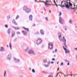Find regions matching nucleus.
Listing matches in <instances>:
<instances>
[{
    "label": "nucleus",
    "mask_w": 77,
    "mask_h": 77,
    "mask_svg": "<svg viewBox=\"0 0 77 77\" xmlns=\"http://www.w3.org/2000/svg\"><path fill=\"white\" fill-rule=\"evenodd\" d=\"M12 22L13 23H14L15 25H17V22H16L15 20H14V19L12 20Z\"/></svg>",
    "instance_id": "obj_16"
},
{
    "label": "nucleus",
    "mask_w": 77,
    "mask_h": 77,
    "mask_svg": "<svg viewBox=\"0 0 77 77\" xmlns=\"http://www.w3.org/2000/svg\"><path fill=\"white\" fill-rule=\"evenodd\" d=\"M65 62H68V60H65Z\"/></svg>",
    "instance_id": "obj_45"
},
{
    "label": "nucleus",
    "mask_w": 77,
    "mask_h": 77,
    "mask_svg": "<svg viewBox=\"0 0 77 77\" xmlns=\"http://www.w3.org/2000/svg\"><path fill=\"white\" fill-rule=\"evenodd\" d=\"M67 65L69 66V63H67Z\"/></svg>",
    "instance_id": "obj_49"
},
{
    "label": "nucleus",
    "mask_w": 77,
    "mask_h": 77,
    "mask_svg": "<svg viewBox=\"0 0 77 77\" xmlns=\"http://www.w3.org/2000/svg\"><path fill=\"white\" fill-rule=\"evenodd\" d=\"M36 26V24H34L33 26Z\"/></svg>",
    "instance_id": "obj_59"
},
{
    "label": "nucleus",
    "mask_w": 77,
    "mask_h": 77,
    "mask_svg": "<svg viewBox=\"0 0 77 77\" xmlns=\"http://www.w3.org/2000/svg\"><path fill=\"white\" fill-rule=\"evenodd\" d=\"M70 51L69 50H67L66 51H65V53H69Z\"/></svg>",
    "instance_id": "obj_23"
},
{
    "label": "nucleus",
    "mask_w": 77,
    "mask_h": 77,
    "mask_svg": "<svg viewBox=\"0 0 77 77\" xmlns=\"http://www.w3.org/2000/svg\"><path fill=\"white\" fill-rule=\"evenodd\" d=\"M74 11H73L74 12H75V11H76V10L75 9H74Z\"/></svg>",
    "instance_id": "obj_52"
},
{
    "label": "nucleus",
    "mask_w": 77,
    "mask_h": 77,
    "mask_svg": "<svg viewBox=\"0 0 77 77\" xmlns=\"http://www.w3.org/2000/svg\"><path fill=\"white\" fill-rule=\"evenodd\" d=\"M32 18H33V16H32V15H29V20H30V21H32Z\"/></svg>",
    "instance_id": "obj_12"
},
{
    "label": "nucleus",
    "mask_w": 77,
    "mask_h": 77,
    "mask_svg": "<svg viewBox=\"0 0 77 77\" xmlns=\"http://www.w3.org/2000/svg\"><path fill=\"white\" fill-rule=\"evenodd\" d=\"M72 20H69V23L70 24H72Z\"/></svg>",
    "instance_id": "obj_21"
},
{
    "label": "nucleus",
    "mask_w": 77,
    "mask_h": 77,
    "mask_svg": "<svg viewBox=\"0 0 77 77\" xmlns=\"http://www.w3.org/2000/svg\"><path fill=\"white\" fill-rule=\"evenodd\" d=\"M51 64H53V63H54V62L51 61Z\"/></svg>",
    "instance_id": "obj_50"
},
{
    "label": "nucleus",
    "mask_w": 77,
    "mask_h": 77,
    "mask_svg": "<svg viewBox=\"0 0 77 77\" xmlns=\"http://www.w3.org/2000/svg\"><path fill=\"white\" fill-rule=\"evenodd\" d=\"M69 4L70 6H72V4L71 3H69Z\"/></svg>",
    "instance_id": "obj_26"
},
{
    "label": "nucleus",
    "mask_w": 77,
    "mask_h": 77,
    "mask_svg": "<svg viewBox=\"0 0 77 77\" xmlns=\"http://www.w3.org/2000/svg\"><path fill=\"white\" fill-rule=\"evenodd\" d=\"M63 63L62 62V63H61L60 64V66H63Z\"/></svg>",
    "instance_id": "obj_39"
},
{
    "label": "nucleus",
    "mask_w": 77,
    "mask_h": 77,
    "mask_svg": "<svg viewBox=\"0 0 77 77\" xmlns=\"http://www.w3.org/2000/svg\"><path fill=\"white\" fill-rule=\"evenodd\" d=\"M12 58V55L11 54H9L7 56V59L8 60H11V58Z\"/></svg>",
    "instance_id": "obj_7"
},
{
    "label": "nucleus",
    "mask_w": 77,
    "mask_h": 77,
    "mask_svg": "<svg viewBox=\"0 0 77 77\" xmlns=\"http://www.w3.org/2000/svg\"><path fill=\"white\" fill-rule=\"evenodd\" d=\"M22 32L24 35H26L27 34V32H26V31H22Z\"/></svg>",
    "instance_id": "obj_18"
},
{
    "label": "nucleus",
    "mask_w": 77,
    "mask_h": 77,
    "mask_svg": "<svg viewBox=\"0 0 77 77\" xmlns=\"http://www.w3.org/2000/svg\"><path fill=\"white\" fill-rule=\"evenodd\" d=\"M46 19V21H48V18H47V17H46L45 18Z\"/></svg>",
    "instance_id": "obj_41"
},
{
    "label": "nucleus",
    "mask_w": 77,
    "mask_h": 77,
    "mask_svg": "<svg viewBox=\"0 0 77 77\" xmlns=\"http://www.w3.org/2000/svg\"><path fill=\"white\" fill-rule=\"evenodd\" d=\"M64 30H67V28H64Z\"/></svg>",
    "instance_id": "obj_53"
},
{
    "label": "nucleus",
    "mask_w": 77,
    "mask_h": 77,
    "mask_svg": "<svg viewBox=\"0 0 77 77\" xmlns=\"http://www.w3.org/2000/svg\"><path fill=\"white\" fill-rule=\"evenodd\" d=\"M63 47L64 50H65V51H66L67 50V49L65 48L64 47V46H63Z\"/></svg>",
    "instance_id": "obj_30"
},
{
    "label": "nucleus",
    "mask_w": 77,
    "mask_h": 77,
    "mask_svg": "<svg viewBox=\"0 0 77 77\" xmlns=\"http://www.w3.org/2000/svg\"><path fill=\"white\" fill-rule=\"evenodd\" d=\"M32 71L33 73H35V69H32Z\"/></svg>",
    "instance_id": "obj_31"
},
{
    "label": "nucleus",
    "mask_w": 77,
    "mask_h": 77,
    "mask_svg": "<svg viewBox=\"0 0 77 77\" xmlns=\"http://www.w3.org/2000/svg\"><path fill=\"white\" fill-rule=\"evenodd\" d=\"M49 11L50 12V13H51V11L49 10Z\"/></svg>",
    "instance_id": "obj_56"
},
{
    "label": "nucleus",
    "mask_w": 77,
    "mask_h": 77,
    "mask_svg": "<svg viewBox=\"0 0 77 77\" xmlns=\"http://www.w3.org/2000/svg\"><path fill=\"white\" fill-rule=\"evenodd\" d=\"M35 34H36V35H39V32H36Z\"/></svg>",
    "instance_id": "obj_37"
},
{
    "label": "nucleus",
    "mask_w": 77,
    "mask_h": 77,
    "mask_svg": "<svg viewBox=\"0 0 77 77\" xmlns=\"http://www.w3.org/2000/svg\"><path fill=\"white\" fill-rule=\"evenodd\" d=\"M45 66V67H48V65L47 64V65H44Z\"/></svg>",
    "instance_id": "obj_35"
},
{
    "label": "nucleus",
    "mask_w": 77,
    "mask_h": 77,
    "mask_svg": "<svg viewBox=\"0 0 77 77\" xmlns=\"http://www.w3.org/2000/svg\"><path fill=\"white\" fill-rule=\"evenodd\" d=\"M17 38H15L14 40V42H17Z\"/></svg>",
    "instance_id": "obj_27"
},
{
    "label": "nucleus",
    "mask_w": 77,
    "mask_h": 77,
    "mask_svg": "<svg viewBox=\"0 0 77 77\" xmlns=\"http://www.w3.org/2000/svg\"><path fill=\"white\" fill-rule=\"evenodd\" d=\"M63 44L66 47V48H67V46H66V43H64Z\"/></svg>",
    "instance_id": "obj_33"
},
{
    "label": "nucleus",
    "mask_w": 77,
    "mask_h": 77,
    "mask_svg": "<svg viewBox=\"0 0 77 77\" xmlns=\"http://www.w3.org/2000/svg\"><path fill=\"white\" fill-rule=\"evenodd\" d=\"M7 18L8 20H9V19L11 18V16H10V15L7 16Z\"/></svg>",
    "instance_id": "obj_19"
},
{
    "label": "nucleus",
    "mask_w": 77,
    "mask_h": 77,
    "mask_svg": "<svg viewBox=\"0 0 77 77\" xmlns=\"http://www.w3.org/2000/svg\"><path fill=\"white\" fill-rule=\"evenodd\" d=\"M48 65H49L50 64V61H49L48 62Z\"/></svg>",
    "instance_id": "obj_43"
},
{
    "label": "nucleus",
    "mask_w": 77,
    "mask_h": 77,
    "mask_svg": "<svg viewBox=\"0 0 77 77\" xmlns=\"http://www.w3.org/2000/svg\"><path fill=\"white\" fill-rule=\"evenodd\" d=\"M9 47V45H7V47Z\"/></svg>",
    "instance_id": "obj_63"
},
{
    "label": "nucleus",
    "mask_w": 77,
    "mask_h": 77,
    "mask_svg": "<svg viewBox=\"0 0 77 77\" xmlns=\"http://www.w3.org/2000/svg\"><path fill=\"white\" fill-rule=\"evenodd\" d=\"M0 51H2L4 52L5 51V48L3 47H1L0 48Z\"/></svg>",
    "instance_id": "obj_11"
},
{
    "label": "nucleus",
    "mask_w": 77,
    "mask_h": 77,
    "mask_svg": "<svg viewBox=\"0 0 77 77\" xmlns=\"http://www.w3.org/2000/svg\"><path fill=\"white\" fill-rule=\"evenodd\" d=\"M7 32L8 34H9V35H10V34L11 33V29L9 28L7 31Z\"/></svg>",
    "instance_id": "obj_15"
},
{
    "label": "nucleus",
    "mask_w": 77,
    "mask_h": 77,
    "mask_svg": "<svg viewBox=\"0 0 77 77\" xmlns=\"http://www.w3.org/2000/svg\"><path fill=\"white\" fill-rule=\"evenodd\" d=\"M5 27L6 28H8V25H5Z\"/></svg>",
    "instance_id": "obj_36"
},
{
    "label": "nucleus",
    "mask_w": 77,
    "mask_h": 77,
    "mask_svg": "<svg viewBox=\"0 0 77 77\" xmlns=\"http://www.w3.org/2000/svg\"><path fill=\"white\" fill-rule=\"evenodd\" d=\"M14 62L16 63H18L20 62V59H17L16 58H14Z\"/></svg>",
    "instance_id": "obj_6"
},
{
    "label": "nucleus",
    "mask_w": 77,
    "mask_h": 77,
    "mask_svg": "<svg viewBox=\"0 0 77 77\" xmlns=\"http://www.w3.org/2000/svg\"><path fill=\"white\" fill-rule=\"evenodd\" d=\"M46 2H47V3H48V2H48V1H46Z\"/></svg>",
    "instance_id": "obj_57"
},
{
    "label": "nucleus",
    "mask_w": 77,
    "mask_h": 77,
    "mask_svg": "<svg viewBox=\"0 0 77 77\" xmlns=\"http://www.w3.org/2000/svg\"><path fill=\"white\" fill-rule=\"evenodd\" d=\"M53 44L51 43H49L48 44V48L49 49H50L51 50V49H53Z\"/></svg>",
    "instance_id": "obj_5"
},
{
    "label": "nucleus",
    "mask_w": 77,
    "mask_h": 77,
    "mask_svg": "<svg viewBox=\"0 0 77 77\" xmlns=\"http://www.w3.org/2000/svg\"><path fill=\"white\" fill-rule=\"evenodd\" d=\"M19 15H17L16 17V20H18V19L19 18Z\"/></svg>",
    "instance_id": "obj_24"
},
{
    "label": "nucleus",
    "mask_w": 77,
    "mask_h": 77,
    "mask_svg": "<svg viewBox=\"0 0 77 77\" xmlns=\"http://www.w3.org/2000/svg\"><path fill=\"white\" fill-rule=\"evenodd\" d=\"M37 54H41V52H38Z\"/></svg>",
    "instance_id": "obj_47"
},
{
    "label": "nucleus",
    "mask_w": 77,
    "mask_h": 77,
    "mask_svg": "<svg viewBox=\"0 0 77 77\" xmlns=\"http://www.w3.org/2000/svg\"><path fill=\"white\" fill-rule=\"evenodd\" d=\"M28 50H29V48H27L25 50V52H27V51H28Z\"/></svg>",
    "instance_id": "obj_40"
},
{
    "label": "nucleus",
    "mask_w": 77,
    "mask_h": 77,
    "mask_svg": "<svg viewBox=\"0 0 77 77\" xmlns=\"http://www.w3.org/2000/svg\"><path fill=\"white\" fill-rule=\"evenodd\" d=\"M22 27L24 29V30H25L26 31H27V32H29V29L28 28H26L24 27Z\"/></svg>",
    "instance_id": "obj_17"
},
{
    "label": "nucleus",
    "mask_w": 77,
    "mask_h": 77,
    "mask_svg": "<svg viewBox=\"0 0 77 77\" xmlns=\"http://www.w3.org/2000/svg\"><path fill=\"white\" fill-rule=\"evenodd\" d=\"M23 10L25 11L26 13H29L31 11V9L30 8H28L27 7L25 6L23 8Z\"/></svg>",
    "instance_id": "obj_1"
},
{
    "label": "nucleus",
    "mask_w": 77,
    "mask_h": 77,
    "mask_svg": "<svg viewBox=\"0 0 77 77\" xmlns=\"http://www.w3.org/2000/svg\"><path fill=\"white\" fill-rule=\"evenodd\" d=\"M20 33H20V32H17V35H20Z\"/></svg>",
    "instance_id": "obj_38"
},
{
    "label": "nucleus",
    "mask_w": 77,
    "mask_h": 77,
    "mask_svg": "<svg viewBox=\"0 0 77 77\" xmlns=\"http://www.w3.org/2000/svg\"><path fill=\"white\" fill-rule=\"evenodd\" d=\"M35 2H38V1H37L36 0H35Z\"/></svg>",
    "instance_id": "obj_61"
},
{
    "label": "nucleus",
    "mask_w": 77,
    "mask_h": 77,
    "mask_svg": "<svg viewBox=\"0 0 77 77\" xmlns=\"http://www.w3.org/2000/svg\"><path fill=\"white\" fill-rule=\"evenodd\" d=\"M60 6H61V8H63V7H65V6L64 5H60Z\"/></svg>",
    "instance_id": "obj_34"
},
{
    "label": "nucleus",
    "mask_w": 77,
    "mask_h": 77,
    "mask_svg": "<svg viewBox=\"0 0 77 77\" xmlns=\"http://www.w3.org/2000/svg\"><path fill=\"white\" fill-rule=\"evenodd\" d=\"M61 15H62V13H61V12H60L59 16H61Z\"/></svg>",
    "instance_id": "obj_42"
},
{
    "label": "nucleus",
    "mask_w": 77,
    "mask_h": 77,
    "mask_svg": "<svg viewBox=\"0 0 77 77\" xmlns=\"http://www.w3.org/2000/svg\"><path fill=\"white\" fill-rule=\"evenodd\" d=\"M45 6H46V7H48V5H51V4H47V3H45Z\"/></svg>",
    "instance_id": "obj_20"
},
{
    "label": "nucleus",
    "mask_w": 77,
    "mask_h": 77,
    "mask_svg": "<svg viewBox=\"0 0 77 77\" xmlns=\"http://www.w3.org/2000/svg\"><path fill=\"white\" fill-rule=\"evenodd\" d=\"M42 40L41 39L38 38L37 41V45H39L40 44L42 43Z\"/></svg>",
    "instance_id": "obj_4"
},
{
    "label": "nucleus",
    "mask_w": 77,
    "mask_h": 77,
    "mask_svg": "<svg viewBox=\"0 0 77 77\" xmlns=\"http://www.w3.org/2000/svg\"><path fill=\"white\" fill-rule=\"evenodd\" d=\"M75 50H77V48H75Z\"/></svg>",
    "instance_id": "obj_62"
},
{
    "label": "nucleus",
    "mask_w": 77,
    "mask_h": 77,
    "mask_svg": "<svg viewBox=\"0 0 77 77\" xmlns=\"http://www.w3.org/2000/svg\"><path fill=\"white\" fill-rule=\"evenodd\" d=\"M10 47L11 50H12V45L11 43H10Z\"/></svg>",
    "instance_id": "obj_25"
},
{
    "label": "nucleus",
    "mask_w": 77,
    "mask_h": 77,
    "mask_svg": "<svg viewBox=\"0 0 77 77\" xmlns=\"http://www.w3.org/2000/svg\"><path fill=\"white\" fill-rule=\"evenodd\" d=\"M29 54H33V55H35L36 54L35 53V51L33 50L30 49L28 51Z\"/></svg>",
    "instance_id": "obj_2"
},
{
    "label": "nucleus",
    "mask_w": 77,
    "mask_h": 77,
    "mask_svg": "<svg viewBox=\"0 0 77 77\" xmlns=\"http://www.w3.org/2000/svg\"><path fill=\"white\" fill-rule=\"evenodd\" d=\"M43 9H44L45 11H46V9H45V8L44 7Z\"/></svg>",
    "instance_id": "obj_54"
},
{
    "label": "nucleus",
    "mask_w": 77,
    "mask_h": 77,
    "mask_svg": "<svg viewBox=\"0 0 77 77\" xmlns=\"http://www.w3.org/2000/svg\"><path fill=\"white\" fill-rule=\"evenodd\" d=\"M58 35H59L58 37L59 39H60V41H62V37L61 36V34L60 33H58Z\"/></svg>",
    "instance_id": "obj_10"
},
{
    "label": "nucleus",
    "mask_w": 77,
    "mask_h": 77,
    "mask_svg": "<svg viewBox=\"0 0 77 77\" xmlns=\"http://www.w3.org/2000/svg\"><path fill=\"white\" fill-rule=\"evenodd\" d=\"M55 5H56V7H57V8L58 7L57 6V4H56V3L55 4Z\"/></svg>",
    "instance_id": "obj_46"
},
{
    "label": "nucleus",
    "mask_w": 77,
    "mask_h": 77,
    "mask_svg": "<svg viewBox=\"0 0 77 77\" xmlns=\"http://www.w3.org/2000/svg\"><path fill=\"white\" fill-rule=\"evenodd\" d=\"M48 77H53V76L52 75H50Z\"/></svg>",
    "instance_id": "obj_44"
},
{
    "label": "nucleus",
    "mask_w": 77,
    "mask_h": 77,
    "mask_svg": "<svg viewBox=\"0 0 77 77\" xmlns=\"http://www.w3.org/2000/svg\"><path fill=\"white\" fill-rule=\"evenodd\" d=\"M59 21L60 24H64L65 23L64 20L60 17H59Z\"/></svg>",
    "instance_id": "obj_3"
},
{
    "label": "nucleus",
    "mask_w": 77,
    "mask_h": 77,
    "mask_svg": "<svg viewBox=\"0 0 77 77\" xmlns=\"http://www.w3.org/2000/svg\"><path fill=\"white\" fill-rule=\"evenodd\" d=\"M62 41L63 42H64V43H66V40L65 39V37H63V40H62Z\"/></svg>",
    "instance_id": "obj_13"
},
{
    "label": "nucleus",
    "mask_w": 77,
    "mask_h": 77,
    "mask_svg": "<svg viewBox=\"0 0 77 77\" xmlns=\"http://www.w3.org/2000/svg\"><path fill=\"white\" fill-rule=\"evenodd\" d=\"M71 9H75V8H71Z\"/></svg>",
    "instance_id": "obj_51"
},
{
    "label": "nucleus",
    "mask_w": 77,
    "mask_h": 77,
    "mask_svg": "<svg viewBox=\"0 0 77 77\" xmlns=\"http://www.w3.org/2000/svg\"><path fill=\"white\" fill-rule=\"evenodd\" d=\"M47 59H45V60H43V63H46V62H47Z\"/></svg>",
    "instance_id": "obj_22"
},
{
    "label": "nucleus",
    "mask_w": 77,
    "mask_h": 77,
    "mask_svg": "<svg viewBox=\"0 0 77 77\" xmlns=\"http://www.w3.org/2000/svg\"><path fill=\"white\" fill-rule=\"evenodd\" d=\"M54 3H55H55H56V1H54Z\"/></svg>",
    "instance_id": "obj_60"
},
{
    "label": "nucleus",
    "mask_w": 77,
    "mask_h": 77,
    "mask_svg": "<svg viewBox=\"0 0 77 77\" xmlns=\"http://www.w3.org/2000/svg\"><path fill=\"white\" fill-rule=\"evenodd\" d=\"M65 7H66L67 9H69V7L68 5H66L65 6Z\"/></svg>",
    "instance_id": "obj_29"
},
{
    "label": "nucleus",
    "mask_w": 77,
    "mask_h": 77,
    "mask_svg": "<svg viewBox=\"0 0 77 77\" xmlns=\"http://www.w3.org/2000/svg\"><path fill=\"white\" fill-rule=\"evenodd\" d=\"M62 3H64L66 6H68V2L67 1H63L62 2Z\"/></svg>",
    "instance_id": "obj_8"
},
{
    "label": "nucleus",
    "mask_w": 77,
    "mask_h": 77,
    "mask_svg": "<svg viewBox=\"0 0 77 77\" xmlns=\"http://www.w3.org/2000/svg\"><path fill=\"white\" fill-rule=\"evenodd\" d=\"M52 60H53L54 61V60H55V58H52Z\"/></svg>",
    "instance_id": "obj_48"
},
{
    "label": "nucleus",
    "mask_w": 77,
    "mask_h": 77,
    "mask_svg": "<svg viewBox=\"0 0 77 77\" xmlns=\"http://www.w3.org/2000/svg\"><path fill=\"white\" fill-rule=\"evenodd\" d=\"M15 35V31H13L12 33V35L11 36V38H13Z\"/></svg>",
    "instance_id": "obj_14"
},
{
    "label": "nucleus",
    "mask_w": 77,
    "mask_h": 77,
    "mask_svg": "<svg viewBox=\"0 0 77 77\" xmlns=\"http://www.w3.org/2000/svg\"><path fill=\"white\" fill-rule=\"evenodd\" d=\"M15 30H19V29H20V28H18L17 27H16V28H15Z\"/></svg>",
    "instance_id": "obj_32"
},
{
    "label": "nucleus",
    "mask_w": 77,
    "mask_h": 77,
    "mask_svg": "<svg viewBox=\"0 0 77 77\" xmlns=\"http://www.w3.org/2000/svg\"><path fill=\"white\" fill-rule=\"evenodd\" d=\"M55 52H57V49H55Z\"/></svg>",
    "instance_id": "obj_55"
},
{
    "label": "nucleus",
    "mask_w": 77,
    "mask_h": 77,
    "mask_svg": "<svg viewBox=\"0 0 77 77\" xmlns=\"http://www.w3.org/2000/svg\"><path fill=\"white\" fill-rule=\"evenodd\" d=\"M59 68H58L57 69V71H59Z\"/></svg>",
    "instance_id": "obj_58"
},
{
    "label": "nucleus",
    "mask_w": 77,
    "mask_h": 77,
    "mask_svg": "<svg viewBox=\"0 0 77 77\" xmlns=\"http://www.w3.org/2000/svg\"><path fill=\"white\" fill-rule=\"evenodd\" d=\"M6 71H5V72L4 74V77H5V76H6Z\"/></svg>",
    "instance_id": "obj_28"
},
{
    "label": "nucleus",
    "mask_w": 77,
    "mask_h": 77,
    "mask_svg": "<svg viewBox=\"0 0 77 77\" xmlns=\"http://www.w3.org/2000/svg\"><path fill=\"white\" fill-rule=\"evenodd\" d=\"M44 33H45V31L43 30V29H41L40 30V33L41 35H44Z\"/></svg>",
    "instance_id": "obj_9"
},
{
    "label": "nucleus",
    "mask_w": 77,
    "mask_h": 77,
    "mask_svg": "<svg viewBox=\"0 0 77 77\" xmlns=\"http://www.w3.org/2000/svg\"><path fill=\"white\" fill-rule=\"evenodd\" d=\"M29 69H30V70H31V68H29Z\"/></svg>",
    "instance_id": "obj_64"
}]
</instances>
